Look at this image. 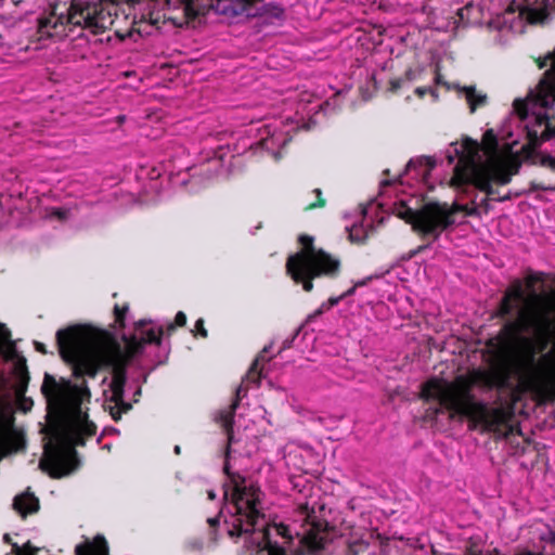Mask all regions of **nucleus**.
Instances as JSON below:
<instances>
[{
	"label": "nucleus",
	"instance_id": "1",
	"mask_svg": "<svg viewBox=\"0 0 555 555\" xmlns=\"http://www.w3.org/2000/svg\"><path fill=\"white\" fill-rule=\"evenodd\" d=\"M162 328L152 322L140 321L133 335L121 341L105 332L80 326L60 330L56 343L62 358L74 365L75 378L66 379L44 373L40 387L48 411L47 441L39 467L51 477L60 478L78 465L75 446L94 436L96 426L89 421L86 404L90 391L82 376L94 377L107 370L102 379L104 409L114 420L131 408L124 401L126 365L141 356L147 346L159 345Z\"/></svg>",
	"mask_w": 555,
	"mask_h": 555
},
{
	"label": "nucleus",
	"instance_id": "2",
	"mask_svg": "<svg viewBox=\"0 0 555 555\" xmlns=\"http://www.w3.org/2000/svg\"><path fill=\"white\" fill-rule=\"evenodd\" d=\"M518 143L519 137L505 128L499 138L492 129L487 130L481 143L467 137L451 143L444 152L449 165L456 160L450 184L463 193V197L452 206L447 203L421 206L418 196L434 189L430 175L437 160L429 156L411 159L399 180L400 186L410 189V194L396 189V198L389 209L415 229L433 236L462 222L466 216L488 214L492 184L508 183L517 171L518 154L524 149V145L515 149Z\"/></svg>",
	"mask_w": 555,
	"mask_h": 555
},
{
	"label": "nucleus",
	"instance_id": "3",
	"mask_svg": "<svg viewBox=\"0 0 555 555\" xmlns=\"http://www.w3.org/2000/svg\"><path fill=\"white\" fill-rule=\"evenodd\" d=\"M264 356H259L242 385L236 390V401L229 410L220 411L216 420L221 424L228 435V450L224 472L230 477L231 485L223 487V505L217 517H210L207 522L211 529L222 519L223 529L230 538H241L249 555H285L287 552L296 555L305 551H314L322 546L323 537L320 534L324 522V505L317 498L308 494L311 488L305 490V501L296 499L297 519L293 526L300 524V530L291 528L283 522H270L261 512L260 489L251 481L233 476L230 472L234 446L242 440V436L233 425V414L237 401L243 398L247 389L244 384L253 382L260 384L266 378Z\"/></svg>",
	"mask_w": 555,
	"mask_h": 555
},
{
	"label": "nucleus",
	"instance_id": "4",
	"mask_svg": "<svg viewBox=\"0 0 555 555\" xmlns=\"http://www.w3.org/2000/svg\"><path fill=\"white\" fill-rule=\"evenodd\" d=\"M505 377H496L483 370H473L466 375H459L453 382L430 378L422 385L421 398L437 405L433 414L448 411L452 416H466L485 424H499L504 418L501 409H489L486 403L476 400L472 393L474 386L485 388L504 387Z\"/></svg>",
	"mask_w": 555,
	"mask_h": 555
},
{
	"label": "nucleus",
	"instance_id": "5",
	"mask_svg": "<svg viewBox=\"0 0 555 555\" xmlns=\"http://www.w3.org/2000/svg\"><path fill=\"white\" fill-rule=\"evenodd\" d=\"M539 66L547 69L537 89L526 100L514 102L518 121L532 149L555 135V51L545 55Z\"/></svg>",
	"mask_w": 555,
	"mask_h": 555
},
{
	"label": "nucleus",
	"instance_id": "6",
	"mask_svg": "<svg viewBox=\"0 0 555 555\" xmlns=\"http://www.w3.org/2000/svg\"><path fill=\"white\" fill-rule=\"evenodd\" d=\"M319 105L301 111H297L294 119L291 117L285 118H270L260 125H251L246 130V135L240 139L242 150H264L270 153L275 159L281 156V151L291 139V132L299 128H308L305 117L312 111H315Z\"/></svg>",
	"mask_w": 555,
	"mask_h": 555
},
{
	"label": "nucleus",
	"instance_id": "7",
	"mask_svg": "<svg viewBox=\"0 0 555 555\" xmlns=\"http://www.w3.org/2000/svg\"><path fill=\"white\" fill-rule=\"evenodd\" d=\"M299 242L302 248L288 257L286 270L296 283L302 284V288L310 292L313 287L311 281L321 275H334L339 269V260L317 249L311 236L301 235Z\"/></svg>",
	"mask_w": 555,
	"mask_h": 555
},
{
	"label": "nucleus",
	"instance_id": "8",
	"mask_svg": "<svg viewBox=\"0 0 555 555\" xmlns=\"http://www.w3.org/2000/svg\"><path fill=\"white\" fill-rule=\"evenodd\" d=\"M60 22L80 26L98 33L113 24L112 13L102 3L74 1L66 16L61 15Z\"/></svg>",
	"mask_w": 555,
	"mask_h": 555
},
{
	"label": "nucleus",
	"instance_id": "9",
	"mask_svg": "<svg viewBox=\"0 0 555 555\" xmlns=\"http://www.w3.org/2000/svg\"><path fill=\"white\" fill-rule=\"evenodd\" d=\"M0 353L5 361L12 363V377L14 379L12 387L14 388V395L16 399L31 405L33 401L24 398L29 380L26 359L17 351L15 344L10 340V332L2 324H0Z\"/></svg>",
	"mask_w": 555,
	"mask_h": 555
},
{
	"label": "nucleus",
	"instance_id": "10",
	"mask_svg": "<svg viewBox=\"0 0 555 555\" xmlns=\"http://www.w3.org/2000/svg\"><path fill=\"white\" fill-rule=\"evenodd\" d=\"M9 396V382L0 375V406ZM23 446V437L13 427V420L0 411V457L7 453L18 450Z\"/></svg>",
	"mask_w": 555,
	"mask_h": 555
},
{
	"label": "nucleus",
	"instance_id": "11",
	"mask_svg": "<svg viewBox=\"0 0 555 555\" xmlns=\"http://www.w3.org/2000/svg\"><path fill=\"white\" fill-rule=\"evenodd\" d=\"M262 9L259 0H215V13L225 21L242 15L247 17L261 15Z\"/></svg>",
	"mask_w": 555,
	"mask_h": 555
},
{
	"label": "nucleus",
	"instance_id": "12",
	"mask_svg": "<svg viewBox=\"0 0 555 555\" xmlns=\"http://www.w3.org/2000/svg\"><path fill=\"white\" fill-rule=\"evenodd\" d=\"M551 9L552 3L550 0H535L533 2L527 3L519 9V23L512 24L511 28L514 31H522L524 21L530 24L544 23L551 13Z\"/></svg>",
	"mask_w": 555,
	"mask_h": 555
},
{
	"label": "nucleus",
	"instance_id": "13",
	"mask_svg": "<svg viewBox=\"0 0 555 555\" xmlns=\"http://www.w3.org/2000/svg\"><path fill=\"white\" fill-rule=\"evenodd\" d=\"M375 204L371 203L360 210V221L348 227L349 237L353 242H362L372 229L371 218L369 215L373 211Z\"/></svg>",
	"mask_w": 555,
	"mask_h": 555
},
{
	"label": "nucleus",
	"instance_id": "14",
	"mask_svg": "<svg viewBox=\"0 0 555 555\" xmlns=\"http://www.w3.org/2000/svg\"><path fill=\"white\" fill-rule=\"evenodd\" d=\"M449 88H452L461 95H463L470 108V112L474 113L478 107L486 105L487 95L480 91H477L475 87H461L457 83L450 85Z\"/></svg>",
	"mask_w": 555,
	"mask_h": 555
},
{
	"label": "nucleus",
	"instance_id": "15",
	"mask_svg": "<svg viewBox=\"0 0 555 555\" xmlns=\"http://www.w3.org/2000/svg\"><path fill=\"white\" fill-rule=\"evenodd\" d=\"M76 555H107V545L103 537L86 541L75 548Z\"/></svg>",
	"mask_w": 555,
	"mask_h": 555
},
{
	"label": "nucleus",
	"instance_id": "16",
	"mask_svg": "<svg viewBox=\"0 0 555 555\" xmlns=\"http://www.w3.org/2000/svg\"><path fill=\"white\" fill-rule=\"evenodd\" d=\"M13 506L22 516H26L38 509L39 502L34 494L25 492L14 499Z\"/></svg>",
	"mask_w": 555,
	"mask_h": 555
},
{
	"label": "nucleus",
	"instance_id": "17",
	"mask_svg": "<svg viewBox=\"0 0 555 555\" xmlns=\"http://www.w3.org/2000/svg\"><path fill=\"white\" fill-rule=\"evenodd\" d=\"M220 151H222V149ZM231 158L232 155L228 157L224 153H215V156L208 162V170H214L215 176L229 175Z\"/></svg>",
	"mask_w": 555,
	"mask_h": 555
},
{
	"label": "nucleus",
	"instance_id": "18",
	"mask_svg": "<svg viewBox=\"0 0 555 555\" xmlns=\"http://www.w3.org/2000/svg\"><path fill=\"white\" fill-rule=\"evenodd\" d=\"M215 11V0H190L186 4V11L193 16L206 15L209 11Z\"/></svg>",
	"mask_w": 555,
	"mask_h": 555
},
{
	"label": "nucleus",
	"instance_id": "19",
	"mask_svg": "<svg viewBox=\"0 0 555 555\" xmlns=\"http://www.w3.org/2000/svg\"><path fill=\"white\" fill-rule=\"evenodd\" d=\"M286 466L289 468H301L302 461L300 460V450L297 447L288 446L287 452L284 454Z\"/></svg>",
	"mask_w": 555,
	"mask_h": 555
},
{
	"label": "nucleus",
	"instance_id": "20",
	"mask_svg": "<svg viewBox=\"0 0 555 555\" xmlns=\"http://www.w3.org/2000/svg\"><path fill=\"white\" fill-rule=\"evenodd\" d=\"M12 550L15 553V555H48L47 551L41 548H35L30 545L29 542L25 543L23 546L13 543Z\"/></svg>",
	"mask_w": 555,
	"mask_h": 555
},
{
	"label": "nucleus",
	"instance_id": "21",
	"mask_svg": "<svg viewBox=\"0 0 555 555\" xmlns=\"http://www.w3.org/2000/svg\"><path fill=\"white\" fill-rule=\"evenodd\" d=\"M415 93L418 95V96H424L425 94L427 93H430L435 100H437L438 98V94L436 92V90L429 88V87H418L415 89Z\"/></svg>",
	"mask_w": 555,
	"mask_h": 555
},
{
	"label": "nucleus",
	"instance_id": "22",
	"mask_svg": "<svg viewBox=\"0 0 555 555\" xmlns=\"http://www.w3.org/2000/svg\"><path fill=\"white\" fill-rule=\"evenodd\" d=\"M339 301L338 298H331L328 304H323L321 308L315 312L317 314H321L324 309H330L331 307L337 305Z\"/></svg>",
	"mask_w": 555,
	"mask_h": 555
},
{
	"label": "nucleus",
	"instance_id": "23",
	"mask_svg": "<svg viewBox=\"0 0 555 555\" xmlns=\"http://www.w3.org/2000/svg\"><path fill=\"white\" fill-rule=\"evenodd\" d=\"M127 307H124L121 310L117 306H115L116 320L120 323V325L124 324V314L127 311Z\"/></svg>",
	"mask_w": 555,
	"mask_h": 555
},
{
	"label": "nucleus",
	"instance_id": "24",
	"mask_svg": "<svg viewBox=\"0 0 555 555\" xmlns=\"http://www.w3.org/2000/svg\"><path fill=\"white\" fill-rule=\"evenodd\" d=\"M186 322V317L185 314L182 312V311H179L177 314H176V319H175V323L176 325L178 326H183Z\"/></svg>",
	"mask_w": 555,
	"mask_h": 555
},
{
	"label": "nucleus",
	"instance_id": "25",
	"mask_svg": "<svg viewBox=\"0 0 555 555\" xmlns=\"http://www.w3.org/2000/svg\"><path fill=\"white\" fill-rule=\"evenodd\" d=\"M195 328L203 337L207 336V331L204 328V322L202 319H198L196 321Z\"/></svg>",
	"mask_w": 555,
	"mask_h": 555
},
{
	"label": "nucleus",
	"instance_id": "26",
	"mask_svg": "<svg viewBox=\"0 0 555 555\" xmlns=\"http://www.w3.org/2000/svg\"><path fill=\"white\" fill-rule=\"evenodd\" d=\"M538 280H539V278H538V276H535V275H530V276H528V278H527V281H526V283H527V287H528V288H532V287H533L534 282H537Z\"/></svg>",
	"mask_w": 555,
	"mask_h": 555
},
{
	"label": "nucleus",
	"instance_id": "27",
	"mask_svg": "<svg viewBox=\"0 0 555 555\" xmlns=\"http://www.w3.org/2000/svg\"><path fill=\"white\" fill-rule=\"evenodd\" d=\"M35 348L37 351L39 352H42V353H46V348H44V345L39 343V341H35Z\"/></svg>",
	"mask_w": 555,
	"mask_h": 555
},
{
	"label": "nucleus",
	"instance_id": "28",
	"mask_svg": "<svg viewBox=\"0 0 555 555\" xmlns=\"http://www.w3.org/2000/svg\"><path fill=\"white\" fill-rule=\"evenodd\" d=\"M544 164L548 165L552 168H555V158L548 156L547 158L544 159Z\"/></svg>",
	"mask_w": 555,
	"mask_h": 555
},
{
	"label": "nucleus",
	"instance_id": "29",
	"mask_svg": "<svg viewBox=\"0 0 555 555\" xmlns=\"http://www.w3.org/2000/svg\"><path fill=\"white\" fill-rule=\"evenodd\" d=\"M513 16H514V12H506L504 14V22L507 23V22H512L513 21Z\"/></svg>",
	"mask_w": 555,
	"mask_h": 555
},
{
	"label": "nucleus",
	"instance_id": "30",
	"mask_svg": "<svg viewBox=\"0 0 555 555\" xmlns=\"http://www.w3.org/2000/svg\"><path fill=\"white\" fill-rule=\"evenodd\" d=\"M55 215L57 216L59 219H65L66 211L59 209V210L55 211Z\"/></svg>",
	"mask_w": 555,
	"mask_h": 555
},
{
	"label": "nucleus",
	"instance_id": "31",
	"mask_svg": "<svg viewBox=\"0 0 555 555\" xmlns=\"http://www.w3.org/2000/svg\"><path fill=\"white\" fill-rule=\"evenodd\" d=\"M207 494H208V499H209V500H215V499H216V493H215V491H214V490H209V491L207 492Z\"/></svg>",
	"mask_w": 555,
	"mask_h": 555
},
{
	"label": "nucleus",
	"instance_id": "32",
	"mask_svg": "<svg viewBox=\"0 0 555 555\" xmlns=\"http://www.w3.org/2000/svg\"><path fill=\"white\" fill-rule=\"evenodd\" d=\"M278 13L275 14L278 17L283 15V11L281 9H276Z\"/></svg>",
	"mask_w": 555,
	"mask_h": 555
},
{
	"label": "nucleus",
	"instance_id": "33",
	"mask_svg": "<svg viewBox=\"0 0 555 555\" xmlns=\"http://www.w3.org/2000/svg\"><path fill=\"white\" fill-rule=\"evenodd\" d=\"M313 193H314L317 196H320V195H321V191H320L319 189H315V190L313 191Z\"/></svg>",
	"mask_w": 555,
	"mask_h": 555
},
{
	"label": "nucleus",
	"instance_id": "34",
	"mask_svg": "<svg viewBox=\"0 0 555 555\" xmlns=\"http://www.w3.org/2000/svg\"><path fill=\"white\" fill-rule=\"evenodd\" d=\"M175 453H176V454H179V453H180V447H179V446H176V447H175Z\"/></svg>",
	"mask_w": 555,
	"mask_h": 555
},
{
	"label": "nucleus",
	"instance_id": "35",
	"mask_svg": "<svg viewBox=\"0 0 555 555\" xmlns=\"http://www.w3.org/2000/svg\"><path fill=\"white\" fill-rule=\"evenodd\" d=\"M319 206H322L321 203H318V204H312L311 207H319Z\"/></svg>",
	"mask_w": 555,
	"mask_h": 555
},
{
	"label": "nucleus",
	"instance_id": "36",
	"mask_svg": "<svg viewBox=\"0 0 555 555\" xmlns=\"http://www.w3.org/2000/svg\"><path fill=\"white\" fill-rule=\"evenodd\" d=\"M387 205H388V204H386V203H379V204H378V206H380V207H384V206H387Z\"/></svg>",
	"mask_w": 555,
	"mask_h": 555
},
{
	"label": "nucleus",
	"instance_id": "37",
	"mask_svg": "<svg viewBox=\"0 0 555 555\" xmlns=\"http://www.w3.org/2000/svg\"><path fill=\"white\" fill-rule=\"evenodd\" d=\"M9 539H10V538H9V534H5V535H4V540H5L7 542H9Z\"/></svg>",
	"mask_w": 555,
	"mask_h": 555
},
{
	"label": "nucleus",
	"instance_id": "38",
	"mask_svg": "<svg viewBox=\"0 0 555 555\" xmlns=\"http://www.w3.org/2000/svg\"><path fill=\"white\" fill-rule=\"evenodd\" d=\"M436 81H437L438 83H440V77H439V76H437V77H436Z\"/></svg>",
	"mask_w": 555,
	"mask_h": 555
},
{
	"label": "nucleus",
	"instance_id": "39",
	"mask_svg": "<svg viewBox=\"0 0 555 555\" xmlns=\"http://www.w3.org/2000/svg\"><path fill=\"white\" fill-rule=\"evenodd\" d=\"M173 327H175V325H173V324H170V325H169V328H170V330H173Z\"/></svg>",
	"mask_w": 555,
	"mask_h": 555
}]
</instances>
